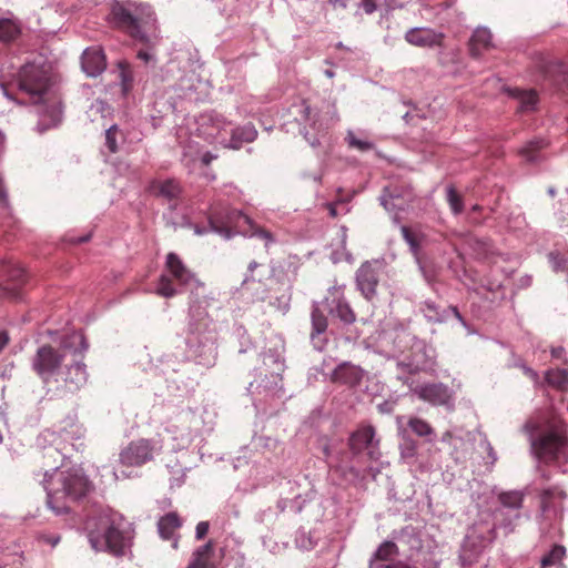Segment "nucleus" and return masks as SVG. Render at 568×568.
Returning a JSON list of instances; mask_svg holds the SVG:
<instances>
[{
  "label": "nucleus",
  "instance_id": "f3484780",
  "mask_svg": "<svg viewBox=\"0 0 568 568\" xmlns=\"http://www.w3.org/2000/svg\"><path fill=\"white\" fill-rule=\"evenodd\" d=\"M491 33L487 28H477L468 42V50L473 58L478 59L483 52L493 47Z\"/></svg>",
  "mask_w": 568,
  "mask_h": 568
},
{
  "label": "nucleus",
  "instance_id": "864d4df0",
  "mask_svg": "<svg viewBox=\"0 0 568 568\" xmlns=\"http://www.w3.org/2000/svg\"><path fill=\"white\" fill-rule=\"evenodd\" d=\"M3 145H4V135L0 132V153L3 150Z\"/></svg>",
  "mask_w": 568,
  "mask_h": 568
},
{
  "label": "nucleus",
  "instance_id": "7c9ffc66",
  "mask_svg": "<svg viewBox=\"0 0 568 568\" xmlns=\"http://www.w3.org/2000/svg\"><path fill=\"white\" fill-rule=\"evenodd\" d=\"M311 318H312V337L315 334L320 335L326 331L327 317L318 307H314L312 310Z\"/></svg>",
  "mask_w": 568,
  "mask_h": 568
},
{
  "label": "nucleus",
  "instance_id": "49530a36",
  "mask_svg": "<svg viewBox=\"0 0 568 568\" xmlns=\"http://www.w3.org/2000/svg\"><path fill=\"white\" fill-rule=\"evenodd\" d=\"M328 213L331 217L335 219L337 216L336 205L334 203L326 204Z\"/></svg>",
  "mask_w": 568,
  "mask_h": 568
},
{
  "label": "nucleus",
  "instance_id": "a18cd8bd",
  "mask_svg": "<svg viewBox=\"0 0 568 568\" xmlns=\"http://www.w3.org/2000/svg\"><path fill=\"white\" fill-rule=\"evenodd\" d=\"M215 159H216V155L212 154L211 152H205V153L202 155L201 161H202V163H203L204 165H210V164H211V162H212L213 160H215Z\"/></svg>",
  "mask_w": 568,
  "mask_h": 568
},
{
  "label": "nucleus",
  "instance_id": "2eb2a0df",
  "mask_svg": "<svg viewBox=\"0 0 568 568\" xmlns=\"http://www.w3.org/2000/svg\"><path fill=\"white\" fill-rule=\"evenodd\" d=\"M78 338L82 349H75L72 353L71 364L65 365L68 368L65 382L75 385H80L87 381L85 365L83 363V351L87 348V345L83 336H79Z\"/></svg>",
  "mask_w": 568,
  "mask_h": 568
},
{
  "label": "nucleus",
  "instance_id": "412c9836",
  "mask_svg": "<svg viewBox=\"0 0 568 568\" xmlns=\"http://www.w3.org/2000/svg\"><path fill=\"white\" fill-rule=\"evenodd\" d=\"M214 542L209 540L193 552V558L186 568H210L213 566Z\"/></svg>",
  "mask_w": 568,
  "mask_h": 568
},
{
  "label": "nucleus",
  "instance_id": "4c0bfd02",
  "mask_svg": "<svg viewBox=\"0 0 568 568\" xmlns=\"http://www.w3.org/2000/svg\"><path fill=\"white\" fill-rule=\"evenodd\" d=\"M118 132H119V130H118L116 125H112L105 132V144L111 153H115L118 151V143H116Z\"/></svg>",
  "mask_w": 568,
  "mask_h": 568
},
{
  "label": "nucleus",
  "instance_id": "1a4fd4ad",
  "mask_svg": "<svg viewBox=\"0 0 568 568\" xmlns=\"http://www.w3.org/2000/svg\"><path fill=\"white\" fill-rule=\"evenodd\" d=\"M375 428L372 425L361 426L348 438V448L354 457H358L365 449L369 460L381 457L379 439H375Z\"/></svg>",
  "mask_w": 568,
  "mask_h": 568
},
{
  "label": "nucleus",
  "instance_id": "5701e85b",
  "mask_svg": "<svg viewBox=\"0 0 568 568\" xmlns=\"http://www.w3.org/2000/svg\"><path fill=\"white\" fill-rule=\"evenodd\" d=\"M546 382L549 386L558 389H568V371L560 368H552L546 373Z\"/></svg>",
  "mask_w": 568,
  "mask_h": 568
},
{
  "label": "nucleus",
  "instance_id": "f03ea898",
  "mask_svg": "<svg viewBox=\"0 0 568 568\" xmlns=\"http://www.w3.org/2000/svg\"><path fill=\"white\" fill-rule=\"evenodd\" d=\"M529 436L536 457L545 464L558 462L565 457L568 447L567 426L564 423L551 424L540 429L538 423L528 420L524 426Z\"/></svg>",
  "mask_w": 568,
  "mask_h": 568
},
{
  "label": "nucleus",
  "instance_id": "9b49d317",
  "mask_svg": "<svg viewBox=\"0 0 568 568\" xmlns=\"http://www.w3.org/2000/svg\"><path fill=\"white\" fill-rule=\"evenodd\" d=\"M377 264V262H365L356 272L357 288L367 301H372L376 296L379 282Z\"/></svg>",
  "mask_w": 568,
  "mask_h": 568
},
{
  "label": "nucleus",
  "instance_id": "aec40b11",
  "mask_svg": "<svg viewBox=\"0 0 568 568\" xmlns=\"http://www.w3.org/2000/svg\"><path fill=\"white\" fill-rule=\"evenodd\" d=\"M150 191L155 196H161L168 201L176 200L181 194V186L175 180L154 181Z\"/></svg>",
  "mask_w": 568,
  "mask_h": 568
},
{
  "label": "nucleus",
  "instance_id": "4d7b16f0",
  "mask_svg": "<svg viewBox=\"0 0 568 568\" xmlns=\"http://www.w3.org/2000/svg\"><path fill=\"white\" fill-rule=\"evenodd\" d=\"M473 210H474V211H478V210H479V206H478V205H475V206L473 207Z\"/></svg>",
  "mask_w": 568,
  "mask_h": 568
},
{
  "label": "nucleus",
  "instance_id": "ea45409f",
  "mask_svg": "<svg viewBox=\"0 0 568 568\" xmlns=\"http://www.w3.org/2000/svg\"><path fill=\"white\" fill-rule=\"evenodd\" d=\"M209 523L207 521H200L197 525H196V532H195V536H196V539H203L207 531H209Z\"/></svg>",
  "mask_w": 568,
  "mask_h": 568
},
{
  "label": "nucleus",
  "instance_id": "c03bdc74",
  "mask_svg": "<svg viewBox=\"0 0 568 568\" xmlns=\"http://www.w3.org/2000/svg\"><path fill=\"white\" fill-rule=\"evenodd\" d=\"M10 337L6 331L0 332V353L9 344Z\"/></svg>",
  "mask_w": 568,
  "mask_h": 568
},
{
  "label": "nucleus",
  "instance_id": "c9c22d12",
  "mask_svg": "<svg viewBox=\"0 0 568 568\" xmlns=\"http://www.w3.org/2000/svg\"><path fill=\"white\" fill-rule=\"evenodd\" d=\"M400 231L404 240L410 246L412 252L414 254H417L420 247L419 236L415 232H413L408 226H402Z\"/></svg>",
  "mask_w": 568,
  "mask_h": 568
},
{
  "label": "nucleus",
  "instance_id": "f257e3e1",
  "mask_svg": "<svg viewBox=\"0 0 568 568\" xmlns=\"http://www.w3.org/2000/svg\"><path fill=\"white\" fill-rule=\"evenodd\" d=\"M18 89L26 93L33 103H45L44 112L53 122L60 121L62 104L50 91L51 79L49 68L43 63H26L17 77Z\"/></svg>",
  "mask_w": 568,
  "mask_h": 568
},
{
  "label": "nucleus",
  "instance_id": "6e6d98bb",
  "mask_svg": "<svg viewBox=\"0 0 568 568\" xmlns=\"http://www.w3.org/2000/svg\"><path fill=\"white\" fill-rule=\"evenodd\" d=\"M454 313H455V316L458 317V318H462L459 312L457 311V308H454Z\"/></svg>",
  "mask_w": 568,
  "mask_h": 568
},
{
  "label": "nucleus",
  "instance_id": "473e14b6",
  "mask_svg": "<svg viewBox=\"0 0 568 568\" xmlns=\"http://www.w3.org/2000/svg\"><path fill=\"white\" fill-rule=\"evenodd\" d=\"M398 554V547L394 541H384L376 550L374 558L381 561H388Z\"/></svg>",
  "mask_w": 568,
  "mask_h": 568
},
{
  "label": "nucleus",
  "instance_id": "cd10ccee",
  "mask_svg": "<svg viewBox=\"0 0 568 568\" xmlns=\"http://www.w3.org/2000/svg\"><path fill=\"white\" fill-rule=\"evenodd\" d=\"M566 556V548L561 545H554L550 551L541 558L540 568L558 565Z\"/></svg>",
  "mask_w": 568,
  "mask_h": 568
},
{
  "label": "nucleus",
  "instance_id": "de8ad7c7",
  "mask_svg": "<svg viewBox=\"0 0 568 568\" xmlns=\"http://www.w3.org/2000/svg\"><path fill=\"white\" fill-rule=\"evenodd\" d=\"M562 353H564V348L562 347L552 348V351H551V355L554 357H556V358H559Z\"/></svg>",
  "mask_w": 568,
  "mask_h": 568
},
{
  "label": "nucleus",
  "instance_id": "58836bf2",
  "mask_svg": "<svg viewBox=\"0 0 568 568\" xmlns=\"http://www.w3.org/2000/svg\"><path fill=\"white\" fill-rule=\"evenodd\" d=\"M542 496L545 498H560V499H564L566 498V493L558 488V487H551V488H547L544 490L542 493Z\"/></svg>",
  "mask_w": 568,
  "mask_h": 568
},
{
  "label": "nucleus",
  "instance_id": "0eeeda50",
  "mask_svg": "<svg viewBox=\"0 0 568 568\" xmlns=\"http://www.w3.org/2000/svg\"><path fill=\"white\" fill-rule=\"evenodd\" d=\"M68 344L63 342L59 349L50 344L40 346L32 358V368L43 383H49L50 378L61 368Z\"/></svg>",
  "mask_w": 568,
  "mask_h": 568
},
{
  "label": "nucleus",
  "instance_id": "423d86ee",
  "mask_svg": "<svg viewBox=\"0 0 568 568\" xmlns=\"http://www.w3.org/2000/svg\"><path fill=\"white\" fill-rule=\"evenodd\" d=\"M210 224L216 232L225 234L226 237L231 235V229L233 226L237 227L242 224H247L252 231V236H257L264 240L266 243L273 242V236L267 230L253 224L251 219L240 211H227L224 216L216 209H212Z\"/></svg>",
  "mask_w": 568,
  "mask_h": 568
},
{
  "label": "nucleus",
  "instance_id": "09e8293b",
  "mask_svg": "<svg viewBox=\"0 0 568 568\" xmlns=\"http://www.w3.org/2000/svg\"><path fill=\"white\" fill-rule=\"evenodd\" d=\"M138 58L148 62L150 60L151 55L145 51H139Z\"/></svg>",
  "mask_w": 568,
  "mask_h": 568
},
{
  "label": "nucleus",
  "instance_id": "e433bc0d",
  "mask_svg": "<svg viewBox=\"0 0 568 568\" xmlns=\"http://www.w3.org/2000/svg\"><path fill=\"white\" fill-rule=\"evenodd\" d=\"M346 141L349 148L357 149L361 152H367L374 148L373 143L357 139L352 132L347 134Z\"/></svg>",
  "mask_w": 568,
  "mask_h": 568
},
{
  "label": "nucleus",
  "instance_id": "4468645a",
  "mask_svg": "<svg viewBox=\"0 0 568 568\" xmlns=\"http://www.w3.org/2000/svg\"><path fill=\"white\" fill-rule=\"evenodd\" d=\"M444 37L443 33L429 28H414L406 32L405 40L412 45L432 48L442 45Z\"/></svg>",
  "mask_w": 568,
  "mask_h": 568
},
{
  "label": "nucleus",
  "instance_id": "2f4dec72",
  "mask_svg": "<svg viewBox=\"0 0 568 568\" xmlns=\"http://www.w3.org/2000/svg\"><path fill=\"white\" fill-rule=\"evenodd\" d=\"M156 294L162 297H173L178 294V291L173 284V281L165 274H162L156 285Z\"/></svg>",
  "mask_w": 568,
  "mask_h": 568
},
{
  "label": "nucleus",
  "instance_id": "bb28decb",
  "mask_svg": "<svg viewBox=\"0 0 568 568\" xmlns=\"http://www.w3.org/2000/svg\"><path fill=\"white\" fill-rule=\"evenodd\" d=\"M514 97L516 99H518L519 104H520L519 108L521 111L534 110L535 105L537 104V101H538L537 93L534 90L525 91V90L516 89V90H514Z\"/></svg>",
  "mask_w": 568,
  "mask_h": 568
},
{
  "label": "nucleus",
  "instance_id": "7ed1b4c3",
  "mask_svg": "<svg viewBox=\"0 0 568 568\" xmlns=\"http://www.w3.org/2000/svg\"><path fill=\"white\" fill-rule=\"evenodd\" d=\"M110 16L116 28L123 30L140 42L148 41L141 30V26L153 20V12L149 6H136L134 10H132L122 3L115 2L112 4Z\"/></svg>",
  "mask_w": 568,
  "mask_h": 568
},
{
  "label": "nucleus",
  "instance_id": "5fc2aeb1",
  "mask_svg": "<svg viewBox=\"0 0 568 568\" xmlns=\"http://www.w3.org/2000/svg\"><path fill=\"white\" fill-rule=\"evenodd\" d=\"M256 267H257V263L254 261L248 264V271H251V272H253Z\"/></svg>",
  "mask_w": 568,
  "mask_h": 568
},
{
  "label": "nucleus",
  "instance_id": "ddd939ff",
  "mask_svg": "<svg viewBox=\"0 0 568 568\" xmlns=\"http://www.w3.org/2000/svg\"><path fill=\"white\" fill-rule=\"evenodd\" d=\"M305 115L307 120H311L310 129L305 128L304 136L308 141V143L313 146H321L323 143H329L328 136V123L321 119L317 115L311 118V109L310 106H305L304 109Z\"/></svg>",
  "mask_w": 568,
  "mask_h": 568
},
{
  "label": "nucleus",
  "instance_id": "79ce46f5",
  "mask_svg": "<svg viewBox=\"0 0 568 568\" xmlns=\"http://www.w3.org/2000/svg\"><path fill=\"white\" fill-rule=\"evenodd\" d=\"M361 4H362L365 13H367V14H371L376 10L375 0H362Z\"/></svg>",
  "mask_w": 568,
  "mask_h": 568
},
{
  "label": "nucleus",
  "instance_id": "3c124183",
  "mask_svg": "<svg viewBox=\"0 0 568 568\" xmlns=\"http://www.w3.org/2000/svg\"><path fill=\"white\" fill-rule=\"evenodd\" d=\"M385 567H386L385 565L377 564V560L375 558H373L369 562L368 568H385Z\"/></svg>",
  "mask_w": 568,
  "mask_h": 568
},
{
  "label": "nucleus",
  "instance_id": "c85d7f7f",
  "mask_svg": "<svg viewBox=\"0 0 568 568\" xmlns=\"http://www.w3.org/2000/svg\"><path fill=\"white\" fill-rule=\"evenodd\" d=\"M407 425L418 437H427L434 434L432 425L420 417H410Z\"/></svg>",
  "mask_w": 568,
  "mask_h": 568
},
{
  "label": "nucleus",
  "instance_id": "f704fd0d",
  "mask_svg": "<svg viewBox=\"0 0 568 568\" xmlns=\"http://www.w3.org/2000/svg\"><path fill=\"white\" fill-rule=\"evenodd\" d=\"M447 201L454 214H459L463 212V199L454 186H449L447 189Z\"/></svg>",
  "mask_w": 568,
  "mask_h": 568
},
{
  "label": "nucleus",
  "instance_id": "f8f14e48",
  "mask_svg": "<svg viewBox=\"0 0 568 568\" xmlns=\"http://www.w3.org/2000/svg\"><path fill=\"white\" fill-rule=\"evenodd\" d=\"M410 388V390L418 396L419 399L427 402L432 405H445L449 398L448 388L440 383H430L424 385H415L414 383H408L405 381Z\"/></svg>",
  "mask_w": 568,
  "mask_h": 568
},
{
  "label": "nucleus",
  "instance_id": "4be33fe9",
  "mask_svg": "<svg viewBox=\"0 0 568 568\" xmlns=\"http://www.w3.org/2000/svg\"><path fill=\"white\" fill-rule=\"evenodd\" d=\"M182 521L176 513H169L158 521V530L163 539H171L181 527Z\"/></svg>",
  "mask_w": 568,
  "mask_h": 568
},
{
  "label": "nucleus",
  "instance_id": "b1692460",
  "mask_svg": "<svg viewBox=\"0 0 568 568\" xmlns=\"http://www.w3.org/2000/svg\"><path fill=\"white\" fill-rule=\"evenodd\" d=\"M21 32L17 22L11 19H0V41L9 43L14 41Z\"/></svg>",
  "mask_w": 568,
  "mask_h": 568
},
{
  "label": "nucleus",
  "instance_id": "603ef678",
  "mask_svg": "<svg viewBox=\"0 0 568 568\" xmlns=\"http://www.w3.org/2000/svg\"><path fill=\"white\" fill-rule=\"evenodd\" d=\"M452 437H453L452 432L447 430V432H445V433L443 434L442 440H443V442H449V440L452 439Z\"/></svg>",
  "mask_w": 568,
  "mask_h": 568
},
{
  "label": "nucleus",
  "instance_id": "37998d69",
  "mask_svg": "<svg viewBox=\"0 0 568 568\" xmlns=\"http://www.w3.org/2000/svg\"><path fill=\"white\" fill-rule=\"evenodd\" d=\"M398 368L408 374H416L418 372V367L412 364L398 363Z\"/></svg>",
  "mask_w": 568,
  "mask_h": 568
},
{
  "label": "nucleus",
  "instance_id": "6ab92c4d",
  "mask_svg": "<svg viewBox=\"0 0 568 568\" xmlns=\"http://www.w3.org/2000/svg\"><path fill=\"white\" fill-rule=\"evenodd\" d=\"M165 268L172 277L181 285H186L192 280L191 271L184 265L178 254L170 252L166 255Z\"/></svg>",
  "mask_w": 568,
  "mask_h": 568
},
{
  "label": "nucleus",
  "instance_id": "6e6552de",
  "mask_svg": "<svg viewBox=\"0 0 568 568\" xmlns=\"http://www.w3.org/2000/svg\"><path fill=\"white\" fill-rule=\"evenodd\" d=\"M162 450V440L139 438L132 440L120 453V462L124 466L141 467L153 459V454Z\"/></svg>",
  "mask_w": 568,
  "mask_h": 568
},
{
  "label": "nucleus",
  "instance_id": "c756f323",
  "mask_svg": "<svg viewBox=\"0 0 568 568\" xmlns=\"http://www.w3.org/2000/svg\"><path fill=\"white\" fill-rule=\"evenodd\" d=\"M546 146L544 140H534L528 142L521 150L520 154L527 162H534L538 158V152Z\"/></svg>",
  "mask_w": 568,
  "mask_h": 568
},
{
  "label": "nucleus",
  "instance_id": "a211bd4d",
  "mask_svg": "<svg viewBox=\"0 0 568 568\" xmlns=\"http://www.w3.org/2000/svg\"><path fill=\"white\" fill-rule=\"evenodd\" d=\"M331 379L333 383L355 386L362 379V369L355 365L343 363L334 369Z\"/></svg>",
  "mask_w": 568,
  "mask_h": 568
},
{
  "label": "nucleus",
  "instance_id": "8fccbe9b",
  "mask_svg": "<svg viewBox=\"0 0 568 568\" xmlns=\"http://www.w3.org/2000/svg\"><path fill=\"white\" fill-rule=\"evenodd\" d=\"M89 239H90V235H85V236L72 240V243H75V244L84 243V242H88Z\"/></svg>",
  "mask_w": 568,
  "mask_h": 568
},
{
  "label": "nucleus",
  "instance_id": "72a5a7b5",
  "mask_svg": "<svg viewBox=\"0 0 568 568\" xmlns=\"http://www.w3.org/2000/svg\"><path fill=\"white\" fill-rule=\"evenodd\" d=\"M523 494L519 491L501 493L499 501L508 508L518 509L523 505Z\"/></svg>",
  "mask_w": 568,
  "mask_h": 568
},
{
  "label": "nucleus",
  "instance_id": "393cba45",
  "mask_svg": "<svg viewBox=\"0 0 568 568\" xmlns=\"http://www.w3.org/2000/svg\"><path fill=\"white\" fill-rule=\"evenodd\" d=\"M255 138V131L252 128H237L233 130L231 141L227 148L237 150L243 142H251Z\"/></svg>",
  "mask_w": 568,
  "mask_h": 568
},
{
  "label": "nucleus",
  "instance_id": "9d476101",
  "mask_svg": "<svg viewBox=\"0 0 568 568\" xmlns=\"http://www.w3.org/2000/svg\"><path fill=\"white\" fill-rule=\"evenodd\" d=\"M0 277L7 282L3 288L7 296L12 300L20 298L21 287L26 284L28 277L26 271L19 264L11 261L3 262L0 265Z\"/></svg>",
  "mask_w": 568,
  "mask_h": 568
},
{
  "label": "nucleus",
  "instance_id": "a19ab883",
  "mask_svg": "<svg viewBox=\"0 0 568 568\" xmlns=\"http://www.w3.org/2000/svg\"><path fill=\"white\" fill-rule=\"evenodd\" d=\"M8 193L4 187L3 179L0 176V205L6 207L8 205Z\"/></svg>",
  "mask_w": 568,
  "mask_h": 568
},
{
  "label": "nucleus",
  "instance_id": "20e7f679",
  "mask_svg": "<svg viewBox=\"0 0 568 568\" xmlns=\"http://www.w3.org/2000/svg\"><path fill=\"white\" fill-rule=\"evenodd\" d=\"M61 489H57L48 495V504L57 513H63L68 506L60 504L62 498L70 501H77L90 491L91 483L79 471H63L60 474Z\"/></svg>",
  "mask_w": 568,
  "mask_h": 568
},
{
  "label": "nucleus",
  "instance_id": "a878e982",
  "mask_svg": "<svg viewBox=\"0 0 568 568\" xmlns=\"http://www.w3.org/2000/svg\"><path fill=\"white\" fill-rule=\"evenodd\" d=\"M331 313L337 316L345 324H352L356 320L354 311L343 298H338L336 301V305L334 308H331Z\"/></svg>",
  "mask_w": 568,
  "mask_h": 568
},
{
  "label": "nucleus",
  "instance_id": "dca6fc26",
  "mask_svg": "<svg viewBox=\"0 0 568 568\" xmlns=\"http://www.w3.org/2000/svg\"><path fill=\"white\" fill-rule=\"evenodd\" d=\"M83 71L89 77H97L106 68L105 55L101 48L87 49L81 59Z\"/></svg>",
  "mask_w": 568,
  "mask_h": 568
},
{
  "label": "nucleus",
  "instance_id": "39448f33",
  "mask_svg": "<svg viewBox=\"0 0 568 568\" xmlns=\"http://www.w3.org/2000/svg\"><path fill=\"white\" fill-rule=\"evenodd\" d=\"M101 525L103 532L100 535L91 530L89 532V540L95 550H108L113 555H122L129 542V537L122 528V520L102 517Z\"/></svg>",
  "mask_w": 568,
  "mask_h": 568
}]
</instances>
